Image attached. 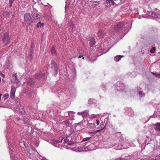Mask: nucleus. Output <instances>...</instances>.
I'll return each mask as SVG.
<instances>
[{"instance_id": "55", "label": "nucleus", "mask_w": 160, "mask_h": 160, "mask_svg": "<svg viewBox=\"0 0 160 160\" xmlns=\"http://www.w3.org/2000/svg\"><path fill=\"white\" fill-rule=\"evenodd\" d=\"M111 3L112 5H115L116 4V3L114 2L113 0H111Z\"/></svg>"}, {"instance_id": "18", "label": "nucleus", "mask_w": 160, "mask_h": 160, "mask_svg": "<svg viewBox=\"0 0 160 160\" xmlns=\"http://www.w3.org/2000/svg\"><path fill=\"white\" fill-rule=\"evenodd\" d=\"M25 93L27 95L28 97L31 96L33 94L31 89H26Z\"/></svg>"}, {"instance_id": "62", "label": "nucleus", "mask_w": 160, "mask_h": 160, "mask_svg": "<svg viewBox=\"0 0 160 160\" xmlns=\"http://www.w3.org/2000/svg\"><path fill=\"white\" fill-rule=\"evenodd\" d=\"M157 77H160V73L157 74Z\"/></svg>"}, {"instance_id": "44", "label": "nucleus", "mask_w": 160, "mask_h": 160, "mask_svg": "<svg viewBox=\"0 0 160 160\" xmlns=\"http://www.w3.org/2000/svg\"><path fill=\"white\" fill-rule=\"evenodd\" d=\"M155 48L154 47H152L150 50V52L151 53H153L155 52Z\"/></svg>"}, {"instance_id": "35", "label": "nucleus", "mask_w": 160, "mask_h": 160, "mask_svg": "<svg viewBox=\"0 0 160 160\" xmlns=\"http://www.w3.org/2000/svg\"><path fill=\"white\" fill-rule=\"evenodd\" d=\"M100 131V130H97L92 132H89V135L91 136H93L95 135L97 132Z\"/></svg>"}, {"instance_id": "46", "label": "nucleus", "mask_w": 160, "mask_h": 160, "mask_svg": "<svg viewBox=\"0 0 160 160\" xmlns=\"http://www.w3.org/2000/svg\"><path fill=\"white\" fill-rule=\"evenodd\" d=\"M101 87L102 88V89L103 90H106L105 89V87H106V85L104 84H102L101 85Z\"/></svg>"}, {"instance_id": "30", "label": "nucleus", "mask_w": 160, "mask_h": 160, "mask_svg": "<svg viewBox=\"0 0 160 160\" xmlns=\"http://www.w3.org/2000/svg\"><path fill=\"white\" fill-rule=\"evenodd\" d=\"M95 39L94 38H92L90 40V44L91 47L92 46L95 44Z\"/></svg>"}, {"instance_id": "63", "label": "nucleus", "mask_w": 160, "mask_h": 160, "mask_svg": "<svg viewBox=\"0 0 160 160\" xmlns=\"http://www.w3.org/2000/svg\"><path fill=\"white\" fill-rule=\"evenodd\" d=\"M41 160H47L45 158H43Z\"/></svg>"}, {"instance_id": "57", "label": "nucleus", "mask_w": 160, "mask_h": 160, "mask_svg": "<svg viewBox=\"0 0 160 160\" xmlns=\"http://www.w3.org/2000/svg\"><path fill=\"white\" fill-rule=\"evenodd\" d=\"M81 57L82 58V59H84V58L83 57V56H82V55H79V57H78V58H81Z\"/></svg>"}, {"instance_id": "34", "label": "nucleus", "mask_w": 160, "mask_h": 160, "mask_svg": "<svg viewBox=\"0 0 160 160\" xmlns=\"http://www.w3.org/2000/svg\"><path fill=\"white\" fill-rule=\"evenodd\" d=\"M127 147H126V148H128ZM126 148L123 146L122 144H120V145H118V146L117 147V149H123L125 148Z\"/></svg>"}, {"instance_id": "5", "label": "nucleus", "mask_w": 160, "mask_h": 160, "mask_svg": "<svg viewBox=\"0 0 160 160\" xmlns=\"http://www.w3.org/2000/svg\"><path fill=\"white\" fill-rule=\"evenodd\" d=\"M58 93L59 96H62L66 99L67 98H69L70 97V96L72 95L71 92L70 91L69 92L67 90H64V92L59 91Z\"/></svg>"}, {"instance_id": "24", "label": "nucleus", "mask_w": 160, "mask_h": 160, "mask_svg": "<svg viewBox=\"0 0 160 160\" xmlns=\"http://www.w3.org/2000/svg\"><path fill=\"white\" fill-rule=\"evenodd\" d=\"M40 17V15L37 13H34L32 16V18L34 20L38 19Z\"/></svg>"}, {"instance_id": "59", "label": "nucleus", "mask_w": 160, "mask_h": 160, "mask_svg": "<svg viewBox=\"0 0 160 160\" xmlns=\"http://www.w3.org/2000/svg\"><path fill=\"white\" fill-rule=\"evenodd\" d=\"M88 0H85L84 1V2H85V3L87 2V4H88Z\"/></svg>"}, {"instance_id": "10", "label": "nucleus", "mask_w": 160, "mask_h": 160, "mask_svg": "<svg viewBox=\"0 0 160 160\" xmlns=\"http://www.w3.org/2000/svg\"><path fill=\"white\" fill-rule=\"evenodd\" d=\"M152 140L149 136H147L144 142L142 144H141L142 149H144L145 147L149 144V143Z\"/></svg>"}, {"instance_id": "38", "label": "nucleus", "mask_w": 160, "mask_h": 160, "mask_svg": "<svg viewBox=\"0 0 160 160\" xmlns=\"http://www.w3.org/2000/svg\"><path fill=\"white\" fill-rule=\"evenodd\" d=\"M151 158L153 160H160V155L157 156L153 158V157H152Z\"/></svg>"}, {"instance_id": "28", "label": "nucleus", "mask_w": 160, "mask_h": 160, "mask_svg": "<svg viewBox=\"0 0 160 160\" xmlns=\"http://www.w3.org/2000/svg\"><path fill=\"white\" fill-rule=\"evenodd\" d=\"M88 113V112L87 111H84L81 112V115L83 118H86L87 116Z\"/></svg>"}, {"instance_id": "42", "label": "nucleus", "mask_w": 160, "mask_h": 160, "mask_svg": "<svg viewBox=\"0 0 160 160\" xmlns=\"http://www.w3.org/2000/svg\"><path fill=\"white\" fill-rule=\"evenodd\" d=\"M154 12L151 11H148L147 12V14L148 16H153V13Z\"/></svg>"}, {"instance_id": "25", "label": "nucleus", "mask_w": 160, "mask_h": 160, "mask_svg": "<svg viewBox=\"0 0 160 160\" xmlns=\"http://www.w3.org/2000/svg\"><path fill=\"white\" fill-rule=\"evenodd\" d=\"M105 33L104 32V31L100 30L98 32V35L100 37H102L104 35H105Z\"/></svg>"}, {"instance_id": "43", "label": "nucleus", "mask_w": 160, "mask_h": 160, "mask_svg": "<svg viewBox=\"0 0 160 160\" xmlns=\"http://www.w3.org/2000/svg\"><path fill=\"white\" fill-rule=\"evenodd\" d=\"M129 159V158H128V157H125L124 158H120L119 159H117V160H128Z\"/></svg>"}, {"instance_id": "13", "label": "nucleus", "mask_w": 160, "mask_h": 160, "mask_svg": "<svg viewBox=\"0 0 160 160\" xmlns=\"http://www.w3.org/2000/svg\"><path fill=\"white\" fill-rule=\"evenodd\" d=\"M63 139L62 138H61L59 140L53 139L52 141V143L54 146L59 147L58 145L62 142Z\"/></svg>"}, {"instance_id": "15", "label": "nucleus", "mask_w": 160, "mask_h": 160, "mask_svg": "<svg viewBox=\"0 0 160 160\" xmlns=\"http://www.w3.org/2000/svg\"><path fill=\"white\" fill-rule=\"evenodd\" d=\"M47 74V72L46 71H43L42 72L40 73L37 74L35 76V78L37 79H40L44 76H45Z\"/></svg>"}, {"instance_id": "49", "label": "nucleus", "mask_w": 160, "mask_h": 160, "mask_svg": "<svg viewBox=\"0 0 160 160\" xmlns=\"http://www.w3.org/2000/svg\"><path fill=\"white\" fill-rule=\"evenodd\" d=\"M8 96H8V94H5L4 95V99H7L8 98Z\"/></svg>"}, {"instance_id": "52", "label": "nucleus", "mask_w": 160, "mask_h": 160, "mask_svg": "<svg viewBox=\"0 0 160 160\" xmlns=\"http://www.w3.org/2000/svg\"><path fill=\"white\" fill-rule=\"evenodd\" d=\"M123 139V138H122V136H120L119 138V140L120 141H121Z\"/></svg>"}, {"instance_id": "37", "label": "nucleus", "mask_w": 160, "mask_h": 160, "mask_svg": "<svg viewBox=\"0 0 160 160\" xmlns=\"http://www.w3.org/2000/svg\"><path fill=\"white\" fill-rule=\"evenodd\" d=\"M51 52L52 54L53 55H56V51L55 49V48L54 47H53L51 49Z\"/></svg>"}, {"instance_id": "31", "label": "nucleus", "mask_w": 160, "mask_h": 160, "mask_svg": "<svg viewBox=\"0 0 160 160\" xmlns=\"http://www.w3.org/2000/svg\"><path fill=\"white\" fill-rule=\"evenodd\" d=\"M44 24L43 23H41V22H38L36 25L37 27L38 28H42L44 26Z\"/></svg>"}, {"instance_id": "48", "label": "nucleus", "mask_w": 160, "mask_h": 160, "mask_svg": "<svg viewBox=\"0 0 160 160\" xmlns=\"http://www.w3.org/2000/svg\"><path fill=\"white\" fill-rule=\"evenodd\" d=\"M64 123L66 126H69L70 124L69 122L68 121H65Z\"/></svg>"}, {"instance_id": "51", "label": "nucleus", "mask_w": 160, "mask_h": 160, "mask_svg": "<svg viewBox=\"0 0 160 160\" xmlns=\"http://www.w3.org/2000/svg\"><path fill=\"white\" fill-rule=\"evenodd\" d=\"M88 102L89 104H91L92 103L93 101L91 99H89L88 100Z\"/></svg>"}, {"instance_id": "64", "label": "nucleus", "mask_w": 160, "mask_h": 160, "mask_svg": "<svg viewBox=\"0 0 160 160\" xmlns=\"http://www.w3.org/2000/svg\"><path fill=\"white\" fill-rule=\"evenodd\" d=\"M1 75V76H2V77H5V75H4V74H2Z\"/></svg>"}, {"instance_id": "61", "label": "nucleus", "mask_w": 160, "mask_h": 160, "mask_svg": "<svg viewBox=\"0 0 160 160\" xmlns=\"http://www.w3.org/2000/svg\"><path fill=\"white\" fill-rule=\"evenodd\" d=\"M3 30L2 29L0 30V34H1V33L2 32Z\"/></svg>"}, {"instance_id": "16", "label": "nucleus", "mask_w": 160, "mask_h": 160, "mask_svg": "<svg viewBox=\"0 0 160 160\" xmlns=\"http://www.w3.org/2000/svg\"><path fill=\"white\" fill-rule=\"evenodd\" d=\"M12 82L13 83H18L19 82V80L18 79L17 75L16 74H14L12 77Z\"/></svg>"}, {"instance_id": "45", "label": "nucleus", "mask_w": 160, "mask_h": 160, "mask_svg": "<svg viewBox=\"0 0 160 160\" xmlns=\"http://www.w3.org/2000/svg\"><path fill=\"white\" fill-rule=\"evenodd\" d=\"M15 93L10 92V97L12 98H13L15 96Z\"/></svg>"}, {"instance_id": "54", "label": "nucleus", "mask_w": 160, "mask_h": 160, "mask_svg": "<svg viewBox=\"0 0 160 160\" xmlns=\"http://www.w3.org/2000/svg\"><path fill=\"white\" fill-rule=\"evenodd\" d=\"M9 2L10 4V5L11 6L13 3V0H9Z\"/></svg>"}, {"instance_id": "40", "label": "nucleus", "mask_w": 160, "mask_h": 160, "mask_svg": "<svg viewBox=\"0 0 160 160\" xmlns=\"http://www.w3.org/2000/svg\"><path fill=\"white\" fill-rule=\"evenodd\" d=\"M19 112L22 113L25 112V110L23 107L22 106H20V108L19 109Z\"/></svg>"}, {"instance_id": "58", "label": "nucleus", "mask_w": 160, "mask_h": 160, "mask_svg": "<svg viewBox=\"0 0 160 160\" xmlns=\"http://www.w3.org/2000/svg\"><path fill=\"white\" fill-rule=\"evenodd\" d=\"M35 145L37 147H38L39 146V143L38 142H36V143Z\"/></svg>"}, {"instance_id": "50", "label": "nucleus", "mask_w": 160, "mask_h": 160, "mask_svg": "<svg viewBox=\"0 0 160 160\" xmlns=\"http://www.w3.org/2000/svg\"><path fill=\"white\" fill-rule=\"evenodd\" d=\"M129 110L131 112V114H129V116H132L134 115V112L132 111V110L130 109H129Z\"/></svg>"}, {"instance_id": "8", "label": "nucleus", "mask_w": 160, "mask_h": 160, "mask_svg": "<svg viewBox=\"0 0 160 160\" xmlns=\"http://www.w3.org/2000/svg\"><path fill=\"white\" fill-rule=\"evenodd\" d=\"M90 143V142H87L84 143V145L82 146H77L75 148H74L73 149L75 151L79 152L81 151H84V150L82 149V148L85 149L86 147L88 146L89 145Z\"/></svg>"}, {"instance_id": "11", "label": "nucleus", "mask_w": 160, "mask_h": 160, "mask_svg": "<svg viewBox=\"0 0 160 160\" xmlns=\"http://www.w3.org/2000/svg\"><path fill=\"white\" fill-rule=\"evenodd\" d=\"M10 37L8 33L4 34V37L2 38V41L5 44V45H7L9 42Z\"/></svg>"}, {"instance_id": "33", "label": "nucleus", "mask_w": 160, "mask_h": 160, "mask_svg": "<svg viewBox=\"0 0 160 160\" xmlns=\"http://www.w3.org/2000/svg\"><path fill=\"white\" fill-rule=\"evenodd\" d=\"M2 15L5 18H8L9 16V13L8 12H4L3 13Z\"/></svg>"}, {"instance_id": "41", "label": "nucleus", "mask_w": 160, "mask_h": 160, "mask_svg": "<svg viewBox=\"0 0 160 160\" xmlns=\"http://www.w3.org/2000/svg\"><path fill=\"white\" fill-rule=\"evenodd\" d=\"M91 138V137H89L84 138L83 139V140L82 142L88 141Z\"/></svg>"}, {"instance_id": "39", "label": "nucleus", "mask_w": 160, "mask_h": 160, "mask_svg": "<svg viewBox=\"0 0 160 160\" xmlns=\"http://www.w3.org/2000/svg\"><path fill=\"white\" fill-rule=\"evenodd\" d=\"M16 88L14 86H12L11 87V90L10 92L15 93Z\"/></svg>"}, {"instance_id": "14", "label": "nucleus", "mask_w": 160, "mask_h": 160, "mask_svg": "<svg viewBox=\"0 0 160 160\" xmlns=\"http://www.w3.org/2000/svg\"><path fill=\"white\" fill-rule=\"evenodd\" d=\"M22 144L26 148V149H27L29 153V154H32L33 152H34V150L30 148L28 146V144L25 142L24 141H23Z\"/></svg>"}, {"instance_id": "3", "label": "nucleus", "mask_w": 160, "mask_h": 160, "mask_svg": "<svg viewBox=\"0 0 160 160\" xmlns=\"http://www.w3.org/2000/svg\"><path fill=\"white\" fill-rule=\"evenodd\" d=\"M116 89L120 92H126L127 87L122 82H118L115 86Z\"/></svg>"}, {"instance_id": "6", "label": "nucleus", "mask_w": 160, "mask_h": 160, "mask_svg": "<svg viewBox=\"0 0 160 160\" xmlns=\"http://www.w3.org/2000/svg\"><path fill=\"white\" fill-rule=\"evenodd\" d=\"M90 51H88L86 52L85 55L87 57L88 60L90 62H93L96 59V57L94 55L92 54Z\"/></svg>"}, {"instance_id": "9", "label": "nucleus", "mask_w": 160, "mask_h": 160, "mask_svg": "<svg viewBox=\"0 0 160 160\" xmlns=\"http://www.w3.org/2000/svg\"><path fill=\"white\" fill-rule=\"evenodd\" d=\"M51 65L52 66V70L53 75H55L58 73V67L56 64L55 62L54 61H52Z\"/></svg>"}, {"instance_id": "17", "label": "nucleus", "mask_w": 160, "mask_h": 160, "mask_svg": "<svg viewBox=\"0 0 160 160\" xmlns=\"http://www.w3.org/2000/svg\"><path fill=\"white\" fill-rule=\"evenodd\" d=\"M73 19H72L69 21L68 23V26L70 29H71L72 31L75 30V26L73 24Z\"/></svg>"}, {"instance_id": "27", "label": "nucleus", "mask_w": 160, "mask_h": 160, "mask_svg": "<svg viewBox=\"0 0 160 160\" xmlns=\"http://www.w3.org/2000/svg\"><path fill=\"white\" fill-rule=\"evenodd\" d=\"M123 57V56L118 55L115 57L114 60L116 62L118 61L122 57Z\"/></svg>"}, {"instance_id": "22", "label": "nucleus", "mask_w": 160, "mask_h": 160, "mask_svg": "<svg viewBox=\"0 0 160 160\" xmlns=\"http://www.w3.org/2000/svg\"><path fill=\"white\" fill-rule=\"evenodd\" d=\"M64 143L68 145H73V146H74L75 145V144L73 143L70 142V141H68L67 139H64Z\"/></svg>"}, {"instance_id": "12", "label": "nucleus", "mask_w": 160, "mask_h": 160, "mask_svg": "<svg viewBox=\"0 0 160 160\" xmlns=\"http://www.w3.org/2000/svg\"><path fill=\"white\" fill-rule=\"evenodd\" d=\"M24 20L26 23H29L31 22H33L30 14L28 13H26L24 16Z\"/></svg>"}, {"instance_id": "53", "label": "nucleus", "mask_w": 160, "mask_h": 160, "mask_svg": "<svg viewBox=\"0 0 160 160\" xmlns=\"http://www.w3.org/2000/svg\"><path fill=\"white\" fill-rule=\"evenodd\" d=\"M96 124L97 125H98L99 124L100 122L99 120L97 119L96 120Z\"/></svg>"}, {"instance_id": "21", "label": "nucleus", "mask_w": 160, "mask_h": 160, "mask_svg": "<svg viewBox=\"0 0 160 160\" xmlns=\"http://www.w3.org/2000/svg\"><path fill=\"white\" fill-rule=\"evenodd\" d=\"M23 121L25 124L28 125H31L32 124V122L31 121V120L27 118H24Z\"/></svg>"}, {"instance_id": "7", "label": "nucleus", "mask_w": 160, "mask_h": 160, "mask_svg": "<svg viewBox=\"0 0 160 160\" xmlns=\"http://www.w3.org/2000/svg\"><path fill=\"white\" fill-rule=\"evenodd\" d=\"M126 22V21L123 22H120L114 27L113 30L115 32H119L120 31L122 30L123 28V24H125Z\"/></svg>"}, {"instance_id": "56", "label": "nucleus", "mask_w": 160, "mask_h": 160, "mask_svg": "<svg viewBox=\"0 0 160 160\" xmlns=\"http://www.w3.org/2000/svg\"><path fill=\"white\" fill-rule=\"evenodd\" d=\"M111 0H107L106 2L107 3H111Z\"/></svg>"}, {"instance_id": "4", "label": "nucleus", "mask_w": 160, "mask_h": 160, "mask_svg": "<svg viewBox=\"0 0 160 160\" xmlns=\"http://www.w3.org/2000/svg\"><path fill=\"white\" fill-rule=\"evenodd\" d=\"M106 44L107 42H105L103 45H100L99 47V49H100L101 50L99 51L100 54L98 55V56L102 55L108 52L109 49L108 47L106 45Z\"/></svg>"}, {"instance_id": "2", "label": "nucleus", "mask_w": 160, "mask_h": 160, "mask_svg": "<svg viewBox=\"0 0 160 160\" xmlns=\"http://www.w3.org/2000/svg\"><path fill=\"white\" fill-rule=\"evenodd\" d=\"M81 2H82V1L81 0H66L65 12H66V11L68 10L71 11V9L75 5L78 6V4H80V3ZM80 6H81V4L78 6L79 7Z\"/></svg>"}, {"instance_id": "26", "label": "nucleus", "mask_w": 160, "mask_h": 160, "mask_svg": "<svg viewBox=\"0 0 160 160\" xmlns=\"http://www.w3.org/2000/svg\"><path fill=\"white\" fill-rule=\"evenodd\" d=\"M105 125L103 124L102 123H101L99 126L98 127H97V128L99 129L98 130H100V131L104 129L105 128Z\"/></svg>"}, {"instance_id": "23", "label": "nucleus", "mask_w": 160, "mask_h": 160, "mask_svg": "<svg viewBox=\"0 0 160 160\" xmlns=\"http://www.w3.org/2000/svg\"><path fill=\"white\" fill-rule=\"evenodd\" d=\"M154 128L155 130L160 131V122H158L155 124Z\"/></svg>"}, {"instance_id": "60", "label": "nucleus", "mask_w": 160, "mask_h": 160, "mask_svg": "<svg viewBox=\"0 0 160 160\" xmlns=\"http://www.w3.org/2000/svg\"><path fill=\"white\" fill-rule=\"evenodd\" d=\"M77 114L78 115H81V112H78L77 113Z\"/></svg>"}, {"instance_id": "29", "label": "nucleus", "mask_w": 160, "mask_h": 160, "mask_svg": "<svg viewBox=\"0 0 160 160\" xmlns=\"http://www.w3.org/2000/svg\"><path fill=\"white\" fill-rule=\"evenodd\" d=\"M151 148H153L155 147V144L154 141L152 140L148 145Z\"/></svg>"}, {"instance_id": "19", "label": "nucleus", "mask_w": 160, "mask_h": 160, "mask_svg": "<svg viewBox=\"0 0 160 160\" xmlns=\"http://www.w3.org/2000/svg\"><path fill=\"white\" fill-rule=\"evenodd\" d=\"M125 29H124L125 31H126L127 32H128L129 30L132 27V24L131 22L127 24L125 26Z\"/></svg>"}, {"instance_id": "36", "label": "nucleus", "mask_w": 160, "mask_h": 160, "mask_svg": "<svg viewBox=\"0 0 160 160\" xmlns=\"http://www.w3.org/2000/svg\"><path fill=\"white\" fill-rule=\"evenodd\" d=\"M155 18H159L160 19V15L156 12H154L153 13V16Z\"/></svg>"}, {"instance_id": "47", "label": "nucleus", "mask_w": 160, "mask_h": 160, "mask_svg": "<svg viewBox=\"0 0 160 160\" xmlns=\"http://www.w3.org/2000/svg\"><path fill=\"white\" fill-rule=\"evenodd\" d=\"M98 2L99 1H95L93 2L92 3L93 5H97L98 4Z\"/></svg>"}, {"instance_id": "20", "label": "nucleus", "mask_w": 160, "mask_h": 160, "mask_svg": "<svg viewBox=\"0 0 160 160\" xmlns=\"http://www.w3.org/2000/svg\"><path fill=\"white\" fill-rule=\"evenodd\" d=\"M33 46L32 45L30 47V48L29 51V57L31 60L32 59V53L33 52Z\"/></svg>"}, {"instance_id": "1", "label": "nucleus", "mask_w": 160, "mask_h": 160, "mask_svg": "<svg viewBox=\"0 0 160 160\" xmlns=\"http://www.w3.org/2000/svg\"><path fill=\"white\" fill-rule=\"evenodd\" d=\"M7 129L6 131V138L8 143V149L11 160H22L19 155L15 154V152L17 151V149L16 148V136L15 134L10 130L8 128Z\"/></svg>"}, {"instance_id": "32", "label": "nucleus", "mask_w": 160, "mask_h": 160, "mask_svg": "<svg viewBox=\"0 0 160 160\" xmlns=\"http://www.w3.org/2000/svg\"><path fill=\"white\" fill-rule=\"evenodd\" d=\"M138 94L139 97L140 98L144 97L145 96V94L144 93H142V92L141 91H139L138 92Z\"/></svg>"}]
</instances>
